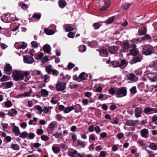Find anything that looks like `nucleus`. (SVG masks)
I'll return each instance as SVG.
<instances>
[{
  "label": "nucleus",
  "mask_w": 157,
  "mask_h": 157,
  "mask_svg": "<svg viewBox=\"0 0 157 157\" xmlns=\"http://www.w3.org/2000/svg\"><path fill=\"white\" fill-rule=\"evenodd\" d=\"M12 76L13 79L16 81L23 80L24 78V74L19 70L14 71L12 73Z\"/></svg>",
  "instance_id": "f257e3e1"
},
{
  "label": "nucleus",
  "mask_w": 157,
  "mask_h": 157,
  "mask_svg": "<svg viewBox=\"0 0 157 157\" xmlns=\"http://www.w3.org/2000/svg\"><path fill=\"white\" fill-rule=\"evenodd\" d=\"M75 65L74 64L71 62L69 63L67 65V69L69 70H71L72 69Z\"/></svg>",
  "instance_id": "864d4df0"
},
{
  "label": "nucleus",
  "mask_w": 157,
  "mask_h": 157,
  "mask_svg": "<svg viewBox=\"0 0 157 157\" xmlns=\"http://www.w3.org/2000/svg\"><path fill=\"white\" fill-rule=\"evenodd\" d=\"M11 148L14 150H17L19 149L20 147L18 144H14L11 146Z\"/></svg>",
  "instance_id": "e433bc0d"
},
{
  "label": "nucleus",
  "mask_w": 157,
  "mask_h": 157,
  "mask_svg": "<svg viewBox=\"0 0 157 157\" xmlns=\"http://www.w3.org/2000/svg\"><path fill=\"white\" fill-rule=\"evenodd\" d=\"M43 50L45 52L49 54L51 51V48L50 45L48 44L44 45L43 47Z\"/></svg>",
  "instance_id": "ddd939ff"
},
{
  "label": "nucleus",
  "mask_w": 157,
  "mask_h": 157,
  "mask_svg": "<svg viewBox=\"0 0 157 157\" xmlns=\"http://www.w3.org/2000/svg\"><path fill=\"white\" fill-rule=\"evenodd\" d=\"M43 53H41L39 54H38L36 56L35 59L37 60H40L43 57Z\"/></svg>",
  "instance_id": "6e6d98bb"
},
{
  "label": "nucleus",
  "mask_w": 157,
  "mask_h": 157,
  "mask_svg": "<svg viewBox=\"0 0 157 157\" xmlns=\"http://www.w3.org/2000/svg\"><path fill=\"white\" fill-rule=\"evenodd\" d=\"M111 64L114 67H121L120 63L119 61H113L111 62Z\"/></svg>",
  "instance_id": "bb28decb"
},
{
  "label": "nucleus",
  "mask_w": 157,
  "mask_h": 157,
  "mask_svg": "<svg viewBox=\"0 0 157 157\" xmlns=\"http://www.w3.org/2000/svg\"><path fill=\"white\" fill-rule=\"evenodd\" d=\"M19 135L20 138L22 139H25L27 137L28 133L27 132L24 131L21 133H20Z\"/></svg>",
  "instance_id": "c85d7f7f"
},
{
  "label": "nucleus",
  "mask_w": 157,
  "mask_h": 157,
  "mask_svg": "<svg viewBox=\"0 0 157 157\" xmlns=\"http://www.w3.org/2000/svg\"><path fill=\"white\" fill-rule=\"evenodd\" d=\"M119 47L118 46H111L108 48V51L111 54H113L117 53Z\"/></svg>",
  "instance_id": "39448f33"
},
{
  "label": "nucleus",
  "mask_w": 157,
  "mask_h": 157,
  "mask_svg": "<svg viewBox=\"0 0 157 157\" xmlns=\"http://www.w3.org/2000/svg\"><path fill=\"white\" fill-rule=\"evenodd\" d=\"M94 129L95 127L93 125H91L88 128L89 131L90 132L94 131Z\"/></svg>",
  "instance_id": "338daca9"
},
{
  "label": "nucleus",
  "mask_w": 157,
  "mask_h": 157,
  "mask_svg": "<svg viewBox=\"0 0 157 157\" xmlns=\"http://www.w3.org/2000/svg\"><path fill=\"white\" fill-rule=\"evenodd\" d=\"M98 52L101 56H102V54H105L106 56L108 55V53L106 49H99Z\"/></svg>",
  "instance_id": "393cba45"
},
{
  "label": "nucleus",
  "mask_w": 157,
  "mask_h": 157,
  "mask_svg": "<svg viewBox=\"0 0 157 157\" xmlns=\"http://www.w3.org/2000/svg\"><path fill=\"white\" fill-rule=\"evenodd\" d=\"M27 46V44L24 42H23L21 45L19 44L17 46H16V48L18 49L22 48L24 49Z\"/></svg>",
  "instance_id": "a211bd4d"
},
{
  "label": "nucleus",
  "mask_w": 157,
  "mask_h": 157,
  "mask_svg": "<svg viewBox=\"0 0 157 157\" xmlns=\"http://www.w3.org/2000/svg\"><path fill=\"white\" fill-rule=\"evenodd\" d=\"M12 69L11 65L9 63L6 64L4 67V71L6 72H10Z\"/></svg>",
  "instance_id": "dca6fc26"
},
{
  "label": "nucleus",
  "mask_w": 157,
  "mask_h": 157,
  "mask_svg": "<svg viewBox=\"0 0 157 157\" xmlns=\"http://www.w3.org/2000/svg\"><path fill=\"white\" fill-rule=\"evenodd\" d=\"M35 107L37 110H38L40 112V114H41V113L43 112V109L42 107L39 105H36Z\"/></svg>",
  "instance_id": "3c124183"
},
{
  "label": "nucleus",
  "mask_w": 157,
  "mask_h": 157,
  "mask_svg": "<svg viewBox=\"0 0 157 157\" xmlns=\"http://www.w3.org/2000/svg\"><path fill=\"white\" fill-rule=\"evenodd\" d=\"M36 132L38 135H41L44 133V131L41 129H37Z\"/></svg>",
  "instance_id": "774afa93"
},
{
  "label": "nucleus",
  "mask_w": 157,
  "mask_h": 157,
  "mask_svg": "<svg viewBox=\"0 0 157 157\" xmlns=\"http://www.w3.org/2000/svg\"><path fill=\"white\" fill-rule=\"evenodd\" d=\"M59 6L61 8H63L67 5V2L64 0H60L59 2Z\"/></svg>",
  "instance_id": "6ab92c4d"
},
{
  "label": "nucleus",
  "mask_w": 157,
  "mask_h": 157,
  "mask_svg": "<svg viewBox=\"0 0 157 157\" xmlns=\"http://www.w3.org/2000/svg\"><path fill=\"white\" fill-rule=\"evenodd\" d=\"M154 50V48L152 46L149 44L145 45L143 47L142 53L145 55H149L153 54Z\"/></svg>",
  "instance_id": "f03ea898"
},
{
  "label": "nucleus",
  "mask_w": 157,
  "mask_h": 157,
  "mask_svg": "<svg viewBox=\"0 0 157 157\" xmlns=\"http://www.w3.org/2000/svg\"><path fill=\"white\" fill-rule=\"evenodd\" d=\"M93 26L94 27V29H98L100 28V24L98 23H94L93 24Z\"/></svg>",
  "instance_id": "5fc2aeb1"
},
{
  "label": "nucleus",
  "mask_w": 157,
  "mask_h": 157,
  "mask_svg": "<svg viewBox=\"0 0 157 157\" xmlns=\"http://www.w3.org/2000/svg\"><path fill=\"white\" fill-rule=\"evenodd\" d=\"M79 51L80 52H83L86 50V47L85 45H80L79 47Z\"/></svg>",
  "instance_id": "473e14b6"
},
{
  "label": "nucleus",
  "mask_w": 157,
  "mask_h": 157,
  "mask_svg": "<svg viewBox=\"0 0 157 157\" xmlns=\"http://www.w3.org/2000/svg\"><path fill=\"white\" fill-rule=\"evenodd\" d=\"M127 77L128 79L133 82H136L138 80V78L133 73L127 75Z\"/></svg>",
  "instance_id": "0eeeda50"
},
{
  "label": "nucleus",
  "mask_w": 157,
  "mask_h": 157,
  "mask_svg": "<svg viewBox=\"0 0 157 157\" xmlns=\"http://www.w3.org/2000/svg\"><path fill=\"white\" fill-rule=\"evenodd\" d=\"M35 136V134L31 132L29 133L28 135V136L31 139H34Z\"/></svg>",
  "instance_id": "052dcab7"
},
{
  "label": "nucleus",
  "mask_w": 157,
  "mask_h": 157,
  "mask_svg": "<svg viewBox=\"0 0 157 157\" xmlns=\"http://www.w3.org/2000/svg\"><path fill=\"white\" fill-rule=\"evenodd\" d=\"M52 149L53 151L56 153H57L60 151V149L59 148L57 147H52Z\"/></svg>",
  "instance_id": "a19ab883"
},
{
  "label": "nucleus",
  "mask_w": 157,
  "mask_h": 157,
  "mask_svg": "<svg viewBox=\"0 0 157 157\" xmlns=\"http://www.w3.org/2000/svg\"><path fill=\"white\" fill-rule=\"evenodd\" d=\"M88 77V75L85 72L81 73L79 75L78 78L81 79L80 81L85 80Z\"/></svg>",
  "instance_id": "2eb2a0df"
},
{
  "label": "nucleus",
  "mask_w": 157,
  "mask_h": 157,
  "mask_svg": "<svg viewBox=\"0 0 157 157\" xmlns=\"http://www.w3.org/2000/svg\"><path fill=\"white\" fill-rule=\"evenodd\" d=\"M138 120H128L126 122L125 125L129 126H134L138 124Z\"/></svg>",
  "instance_id": "6e6552de"
},
{
  "label": "nucleus",
  "mask_w": 157,
  "mask_h": 157,
  "mask_svg": "<svg viewBox=\"0 0 157 157\" xmlns=\"http://www.w3.org/2000/svg\"><path fill=\"white\" fill-rule=\"evenodd\" d=\"M142 58L139 57H136L133 59L131 61L130 63L131 64L135 63L138 62H140Z\"/></svg>",
  "instance_id": "412c9836"
},
{
  "label": "nucleus",
  "mask_w": 157,
  "mask_h": 157,
  "mask_svg": "<svg viewBox=\"0 0 157 157\" xmlns=\"http://www.w3.org/2000/svg\"><path fill=\"white\" fill-rule=\"evenodd\" d=\"M5 105L7 107H10L12 105V102L10 101H8L5 102Z\"/></svg>",
  "instance_id": "a18cd8bd"
},
{
  "label": "nucleus",
  "mask_w": 157,
  "mask_h": 157,
  "mask_svg": "<svg viewBox=\"0 0 157 157\" xmlns=\"http://www.w3.org/2000/svg\"><path fill=\"white\" fill-rule=\"evenodd\" d=\"M117 108V106L115 104L111 105L109 107V109L111 110H114L116 109Z\"/></svg>",
  "instance_id": "bf43d9fd"
},
{
  "label": "nucleus",
  "mask_w": 157,
  "mask_h": 157,
  "mask_svg": "<svg viewBox=\"0 0 157 157\" xmlns=\"http://www.w3.org/2000/svg\"><path fill=\"white\" fill-rule=\"evenodd\" d=\"M151 36L149 35V34H147L142 38V39L143 40H147L151 39Z\"/></svg>",
  "instance_id": "ea45409f"
},
{
  "label": "nucleus",
  "mask_w": 157,
  "mask_h": 157,
  "mask_svg": "<svg viewBox=\"0 0 157 157\" xmlns=\"http://www.w3.org/2000/svg\"><path fill=\"white\" fill-rule=\"evenodd\" d=\"M75 33H74L71 32H69V33L67 35V36L70 38H73L75 37Z\"/></svg>",
  "instance_id": "8fccbe9b"
},
{
  "label": "nucleus",
  "mask_w": 157,
  "mask_h": 157,
  "mask_svg": "<svg viewBox=\"0 0 157 157\" xmlns=\"http://www.w3.org/2000/svg\"><path fill=\"white\" fill-rule=\"evenodd\" d=\"M41 17V14L39 13L38 14L34 13L32 16V17L36 19H40Z\"/></svg>",
  "instance_id": "2f4dec72"
},
{
  "label": "nucleus",
  "mask_w": 157,
  "mask_h": 157,
  "mask_svg": "<svg viewBox=\"0 0 157 157\" xmlns=\"http://www.w3.org/2000/svg\"><path fill=\"white\" fill-rule=\"evenodd\" d=\"M130 91L132 94H135L137 92L136 87L135 86H133L130 89Z\"/></svg>",
  "instance_id": "58836bf2"
},
{
  "label": "nucleus",
  "mask_w": 157,
  "mask_h": 157,
  "mask_svg": "<svg viewBox=\"0 0 157 157\" xmlns=\"http://www.w3.org/2000/svg\"><path fill=\"white\" fill-rule=\"evenodd\" d=\"M149 147L151 149L156 150H157V145L155 143H151L150 144Z\"/></svg>",
  "instance_id": "b1692460"
},
{
  "label": "nucleus",
  "mask_w": 157,
  "mask_h": 157,
  "mask_svg": "<svg viewBox=\"0 0 157 157\" xmlns=\"http://www.w3.org/2000/svg\"><path fill=\"white\" fill-rule=\"evenodd\" d=\"M127 93V90L125 87L116 88V94L117 95V97L121 98L125 96L126 95Z\"/></svg>",
  "instance_id": "7ed1b4c3"
},
{
  "label": "nucleus",
  "mask_w": 157,
  "mask_h": 157,
  "mask_svg": "<svg viewBox=\"0 0 157 157\" xmlns=\"http://www.w3.org/2000/svg\"><path fill=\"white\" fill-rule=\"evenodd\" d=\"M41 138L42 140L44 141H47L49 139V138L46 135H42Z\"/></svg>",
  "instance_id": "603ef678"
},
{
  "label": "nucleus",
  "mask_w": 157,
  "mask_h": 157,
  "mask_svg": "<svg viewBox=\"0 0 157 157\" xmlns=\"http://www.w3.org/2000/svg\"><path fill=\"white\" fill-rule=\"evenodd\" d=\"M129 43L128 42L124 43L123 44L124 45L123 48L125 49H128L129 48Z\"/></svg>",
  "instance_id": "c03bdc74"
},
{
  "label": "nucleus",
  "mask_w": 157,
  "mask_h": 157,
  "mask_svg": "<svg viewBox=\"0 0 157 157\" xmlns=\"http://www.w3.org/2000/svg\"><path fill=\"white\" fill-rule=\"evenodd\" d=\"M6 87L7 88H11L13 85V83L12 82H6Z\"/></svg>",
  "instance_id": "37998d69"
},
{
  "label": "nucleus",
  "mask_w": 157,
  "mask_h": 157,
  "mask_svg": "<svg viewBox=\"0 0 157 157\" xmlns=\"http://www.w3.org/2000/svg\"><path fill=\"white\" fill-rule=\"evenodd\" d=\"M115 16H113L109 17L106 21V23L107 24L111 23L114 20Z\"/></svg>",
  "instance_id": "4c0bfd02"
},
{
  "label": "nucleus",
  "mask_w": 157,
  "mask_h": 157,
  "mask_svg": "<svg viewBox=\"0 0 157 157\" xmlns=\"http://www.w3.org/2000/svg\"><path fill=\"white\" fill-rule=\"evenodd\" d=\"M138 31L140 35H144L147 32L146 27L144 26L139 29Z\"/></svg>",
  "instance_id": "aec40b11"
},
{
  "label": "nucleus",
  "mask_w": 157,
  "mask_h": 157,
  "mask_svg": "<svg viewBox=\"0 0 157 157\" xmlns=\"http://www.w3.org/2000/svg\"><path fill=\"white\" fill-rule=\"evenodd\" d=\"M31 44L32 46L35 48H36L38 46V43L35 41H32L31 43Z\"/></svg>",
  "instance_id": "4d7b16f0"
},
{
  "label": "nucleus",
  "mask_w": 157,
  "mask_h": 157,
  "mask_svg": "<svg viewBox=\"0 0 157 157\" xmlns=\"http://www.w3.org/2000/svg\"><path fill=\"white\" fill-rule=\"evenodd\" d=\"M140 133L142 137L147 138L148 137L149 131L147 129L144 128L141 130Z\"/></svg>",
  "instance_id": "1a4fd4ad"
},
{
  "label": "nucleus",
  "mask_w": 157,
  "mask_h": 157,
  "mask_svg": "<svg viewBox=\"0 0 157 157\" xmlns=\"http://www.w3.org/2000/svg\"><path fill=\"white\" fill-rule=\"evenodd\" d=\"M17 110L13 108L11 109L10 110H9L8 113V114L10 116H15L17 115Z\"/></svg>",
  "instance_id": "9b49d317"
},
{
  "label": "nucleus",
  "mask_w": 157,
  "mask_h": 157,
  "mask_svg": "<svg viewBox=\"0 0 157 157\" xmlns=\"http://www.w3.org/2000/svg\"><path fill=\"white\" fill-rule=\"evenodd\" d=\"M138 51L136 49H132L130 50L129 53L127 54L128 56H129L132 55L134 56H136L138 54Z\"/></svg>",
  "instance_id": "f3484780"
},
{
  "label": "nucleus",
  "mask_w": 157,
  "mask_h": 157,
  "mask_svg": "<svg viewBox=\"0 0 157 157\" xmlns=\"http://www.w3.org/2000/svg\"><path fill=\"white\" fill-rule=\"evenodd\" d=\"M40 93L42 96L43 97L46 96L48 94V92L45 89L41 90Z\"/></svg>",
  "instance_id": "c756f323"
},
{
  "label": "nucleus",
  "mask_w": 157,
  "mask_h": 157,
  "mask_svg": "<svg viewBox=\"0 0 157 157\" xmlns=\"http://www.w3.org/2000/svg\"><path fill=\"white\" fill-rule=\"evenodd\" d=\"M66 83L58 81L56 86V89L58 91L64 90L65 88Z\"/></svg>",
  "instance_id": "20e7f679"
},
{
  "label": "nucleus",
  "mask_w": 157,
  "mask_h": 157,
  "mask_svg": "<svg viewBox=\"0 0 157 157\" xmlns=\"http://www.w3.org/2000/svg\"><path fill=\"white\" fill-rule=\"evenodd\" d=\"M77 144L82 148H84L86 146L84 142H82L78 140H77Z\"/></svg>",
  "instance_id": "f704fd0d"
},
{
  "label": "nucleus",
  "mask_w": 157,
  "mask_h": 157,
  "mask_svg": "<svg viewBox=\"0 0 157 157\" xmlns=\"http://www.w3.org/2000/svg\"><path fill=\"white\" fill-rule=\"evenodd\" d=\"M77 154V151L75 150H72L69 152L68 155L71 157H74L73 155Z\"/></svg>",
  "instance_id": "7c9ffc66"
},
{
  "label": "nucleus",
  "mask_w": 157,
  "mask_h": 157,
  "mask_svg": "<svg viewBox=\"0 0 157 157\" xmlns=\"http://www.w3.org/2000/svg\"><path fill=\"white\" fill-rule=\"evenodd\" d=\"M117 137L118 139H122L124 136V135L123 133H118L117 135Z\"/></svg>",
  "instance_id": "13d9d810"
},
{
  "label": "nucleus",
  "mask_w": 157,
  "mask_h": 157,
  "mask_svg": "<svg viewBox=\"0 0 157 157\" xmlns=\"http://www.w3.org/2000/svg\"><path fill=\"white\" fill-rule=\"evenodd\" d=\"M53 135L56 138H59L60 136L62 135V132L58 133L57 132H55L53 134Z\"/></svg>",
  "instance_id": "de8ad7c7"
},
{
  "label": "nucleus",
  "mask_w": 157,
  "mask_h": 157,
  "mask_svg": "<svg viewBox=\"0 0 157 157\" xmlns=\"http://www.w3.org/2000/svg\"><path fill=\"white\" fill-rule=\"evenodd\" d=\"M9 80V77L4 75L1 78L0 81L2 82L6 81Z\"/></svg>",
  "instance_id": "c9c22d12"
},
{
  "label": "nucleus",
  "mask_w": 157,
  "mask_h": 157,
  "mask_svg": "<svg viewBox=\"0 0 157 157\" xmlns=\"http://www.w3.org/2000/svg\"><path fill=\"white\" fill-rule=\"evenodd\" d=\"M75 112V113H78L81 112L82 110L81 106L79 104H78L75 105L74 107Z\"/></svg>",
  "instance_id": "5701e85b"
},
{
  "label": "nucleus",
  "mask_w": 157,
  "mask_h": 157,
  "mask_svg": "<svg viewBox=\"0 0 157 157\" xmlns=\"http://www.w3.org/2000/svg\"><path fill=\"white\" fill-rule=\"evenodd\" d=\"M135 116L137 117L141 116V114L142 113V109L140 107L136 108L135 110Z\"/></svg>",
  "instance_id": "9d476101"
},
{
  "label": "nucleus",
  "mask_w": 157,
  "mask_h": 157,
  "mask_svg": "<svg viewBox=\"0 0 157 157\" xmlns=\"http://www.w3.org/2000/svg\"><path fill=\"white\" fill-rule=\"evenodd\" d=\"M60 146L63 150H66L67 149V145L64 144L62 143L60 144Z\"/></svg>",
  "instance_id": "0e129e2a"
},
{
  "label": "nucleus",
  "mask_w": 157,
  "mask_h": 157,
  "mask_svg": "<svg viewBox=\"0 0 157 157\" xmlns=\"http://www.w3.org/2000/svg\"><path fill=\"white\" fill-rule=\"evenodd\" d=\"M109 94L112 95H113L114 94H116V88L114 89L113 88H110L109 90Z\"/></svg>",
  "instance_id": "72a5a7b5"
},
{
  "label": "nucleus",
  "mask_w": 157,
  "mask_h": 157,
  "mask_svg": "<svg viewBox=\"0 0 157 157\" xmlns=\"http://www.w3.org/2000/svg\"><path fill=\"white\" fill-rule=\"evenodd\" d=\"M44 31V33L48 35H52L55 33V32L53 30L49 29H45Z\"/></svg>",
  "instance_id": "4be33fe9"
},
{
  "label": "nucleus",
  "mask_w": 157,
  "mask_h": 157,
  "mask_svg": "<svg viewBox=\"0 0 157 157\" xmlns=\"http://www.w3.org/2000/svg\"><path fill=\"white\" fill-rule=\"evenodd\" d=\"M21 6L22 9L24 10H26L28 7V5L25 3H23L21 4Z\"/></svg>",
  "instance_id": "680f3d73"
},
{
  "label": "nucleus",
  "mask_w": 157,
  "mask_h": 157,
  "mask_svg": "<svg viewBox=\"0 0 157 157\" xmlns=\"http://www.w3.org/2000/svg\"><path fill=\"white\" fill-rule=\"evenodd\" d=\"M74 109V107L73 106L67 107L64 110V113H68Z\"/></svg>",
  "instance_id": "cd10ccee"
},
{
  "label": "nucleus",
  "mask_w": 157,
  "mask_h": 157,
  "mask_svg": "<svg viewBox=\"0 0 157 157\" xmlns=\"http://www.w3.org/2000/svg\"><path fill=\"white\" fill-rule=\"evenodd\" d=\"M24 61L26 63H32L34 60L32 56H24Z\"/></svg>",
  "instance_id": "423d86ee"
},
{
  "label": "nucleus",
  "mask_w": 157,
  "mask_h": 157,
  "mask_svg": "<svg viewBox=\"0 0 157 157\" xmlns=\"http://www.w3.org/2000/svg\"><path fill=\"white\" fill-rule=\"evenodd\" d=\"M154 76H157V75L155 74L154 73L152 74L149 73L147 75V77L149 78V79H150V78H153V77H154Z\"/></svg>",
  "instance_id": "69168bd1"
},
{
  "label": "nucleus",
  "mask_w": 157,
  "mask_h": 157,
  "mask_svg": "<svg viewBox=\"0 0 157 157\" xmlns=\"http://www.w3.org/2000/svg\"><path fill=\"white\" fill-rule=\"evenodd\" d=\"M111 4V1L110 0H108L105 2V4L104 6H105L108 8L110 6Z\"/></svg>",
  "instance_id": "09e8293b"
},
{
  "label": "nucleus",
  "mask_w": 157,
  "mask_h": 157,
  "mask_svg": "<svg viewBox=\"0 0 157 157\" xmlns=\"http://www.w3.org/2000/svg\"><path fill=\"white\" fill-rule=\"evenodd\" d=\"M33 92L32 90L31 89L28 92H25L24 94V96L25 97H29L30 96L31 94Z\"/></svg>",
  "instance_id": "49530a36"
},
{
  "label": "nucleus",
  "mask_w": 157,
  "mask_h": 157,
  "mask_svg": "<svg viewBox=\"0 0 157 157\" xmlns=\"http://www.w3.org/2000/svg\"><path fill=\"white\" fill-rule=\"evenodd\" d=\"M94 130L98 134H99L101 132L100 128L99 126H97L95 127Z\"/></svg>",
  "instance_id": "e2e57ef3"
},
{
  "label": "nucleus",
  "mask_w": 157,
  "mask_h": 157,
  "mask_svg": "<svg viewBox=\"0 0 157 157\" xmlns=\"http://www.w3.org/2000/svg\"><path fill=\"white\" fill-rule=\"evenodd\" d=\"M51 65H50L46 67V71L48 74H50L51 72L52 71V70L51 68Z\"/></svg>",
  "instance_id": "79ce46f5"
},
{
  "label": "nucleus",
  "mask_w": 157,
  "mask_h": 157,
  "mask_svg": "<svg viewBox=\"0 0 157 157\" xmlns=\"http://www.w3.org/2000/svg\"><path fill=\"white\" fill-rule=\"evenodd\" d=\"M13 131L17 136L20 134V131L18 127L16 126H14L13 127Z\"/></svg>",
  "instance_id": "a878e982"
},
{
  "label": "nucleus",
  "mask_w": 157,
  "mask_h": 157,
  "mask_svg": "<svg viewBox=\"0 0 157 157\" xmlns=\"http://www.w3.org/2000/svg\"><path fill=\"white\" fill-rule=\"evenodd\" d=\"M153 111V108L151 107H147L144 109V112L145 114L148 115L149 114L153 113V112H152Z\"/></svg>",
  "instance_id": "4468645a"
},
{
  "label": "nucleus",
  "mask_w": 157,
  "mask_h": 157,
  "mask_svg": "<svg viewBox=\"0 0 157 157\" xmlns=\"http://www.w3.org/2000/svg\"><path fill=\"white\" fill-rule=\"evenodd\" d=\"M64 28L66 32H71L74 30V28L71 24H66L64 25Z\"/></svg>",
  "instance_id": "f8f14e48"
}]
</instances>
